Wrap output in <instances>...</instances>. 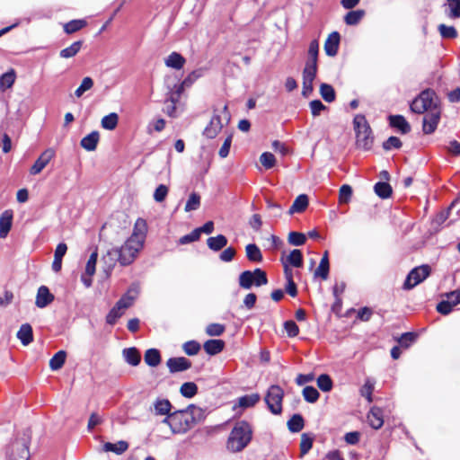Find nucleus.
Segmentation results:
<instances>
[{
    "mask_svg": "<svg viewBox=\"0 0 460 460\" xmlns=\"http://www.w3.org/2000/svg\"><path fill=\"white\" fill-rule=\"evenodd\" d=\"M447 16L452 19L460 18V0H447Z\"/></svg>",
    "mask_w": 460,
    "mask_h": 460,
    "instance_id": "603ef678",
    "label": "nucleus"
},
{
    "mask_svg": "<svg viewBox=\"0 0 460 460\" xmlns=\"http://www.w3.org/2000/svg\"><path fill=\"white\" fill-rule=\"evenodd\" d=\"M246 256L249 261L260 262L262 261V255L259 247L254 243H250L245 247Z\"/></svg>",
    "mask_w": 460,
    "mask_h": 460,
    "instance_id": "c9c22d12",
    "label": "nucleus"
},
{
    "mask_svg": "<svg viewBox=\"0 0 460 460\" xmlns=\"http://www.w3.org/2000/svg\"><path fill=\"white\" fill-rule=\"evenodd\" d=\"M308 206V198L305 194L299 195L289 208L290 215L303 212Z\"/></svg>",
    "mask_w": 460,
    "mask_h": 460,
    "instance_id": "cd10ccee",
    "label": "nucleus"
},
{
    "mask_svg": "<svg viewBox=\"0 0 460 460\" xmlns=\"http://www.w3.org/2000/svg\"><path fill=\"white\" fill-rule=\"evenodd\" d=\"M303 396L308 402H315L319 398V392L313 386H305L303 389Z\"/></svg>",
    "mask_w": 460,
    "mask_h": 460,
    "instance_id": "6e6d98bb",
    "label": "nucleus"
},
{
    "mask_svg": "<svg viewBox=\"0 0 460 460\" xmlns=\"http://www.w3.org/2000/svg\"><path fill=\"white\" fill-rule=\"evenodd\" d=\"M438 31L443 38L455 39L457 37V31L455 27L447 26L446 24H440L438 26Z\"/></svg>",
    "mask_w": 460,
    "mask_h": 460,
    "instance_id": "052dcab7",
    "label": "nucleus"
},
{
    "mask_svg": "<svg viewBox=\"0 0 460 460\" xmlns=\"http://www.w3.org/2000/svg\"><path fill=\"white\" fill-rule=\"evenodd\" d=\"M145 362L150 367H157L161 363V355L158 349H149L144 356Z\"/></svg>",
    "mask_w": 460,
    "mask_h": 460,
    "instance_id": "7c9ffc66",
    "label": "nucleus"
},
{
    "mask_svg": "<svg viewBox=\"0 0 460 460\" xmlns=\"http://www.w3.org/2000/svg\"><path fill=\"white\" fill-rule=\"evenodd\" d=\"M125 313V309H122L120 305L116 303L115 305L111 309L109 314L106 316V322L113 325L116 323L117 320L120 318Z\"/></svg>",
    "mask_w": 460,
    "mask_h": 460,
    "instance_id": "a19ab883",
    "label": "nucleus"
},
{
    "mask_svg": "<svg viewBox=\"0 0 460 460\" xmlns=\"http://www.w3.org/2000/svg\"><path fill=\"white\" fill-rule=\"evenodd\" d=\"M180 96L176 93V90L172 93V95L168 101L165 102L164 112L170 117H177V107L176 102Z\"/></svg>",
    "mask_w": 460,
    "mask_h": 460,
    "instance_id": "2f4dec72",
    "label": "nucleus"
},
{
    "mask_svg": "<svg viewBox=\"0 0 460 460\" xmlns=\"http://www.w3.org/2000/svg\"><path fill=\"white\" fill-rule=\"evenodd\" d=\"M54 300V296L49 292V288L45 286L40 287L36 296V305L39 308H44Z\"/></svg>",
    "mask_w": 460,
    "mask_h": 460,
    "instance_id": "6ab92c4d",
    "label": "nucleus"
},
{
    "mask_svg": "<svg viewBox=\"0 0 460 460\" xmlns=\"http://www.w3.org/2000/svg\"><path fill=\"white\" fill-rule=\"evenodd\" d=\"M364 15L365 11L363 10L350 11L344 16V22L347 25H357L362 20Z\"/></svg>",
    "mask_w": 460,
    "mask_h": 460,
    "instance_id": "4c0bfd02",
    "label": "nucleus"
},
{
    "mask_svg": "<svg viewBox=\"0 0 460 460\" xmlns=\"http://www.w3.org/2000/svg\"><path fill=\"white\" fill-rule=\"evenodd\" d=\"M119 122V116L115 112H111L102 119L101 125L104 129L113 130Z\"/></svg>",
    "mask_w": 460,
    "mask_h": 460,
    "instance_id": "58836bf2",
    "label": "nucleus"
},
{
    "mask_svg": "<svg viewBox=\"0 0 460 460\" xmlns=\"http://www.w3.org/2000/svg\"><path fill=\"white\" fill-rule=\"evenodd\" d=\"M100 139L98 131H93L81 140V146L87 151H94Z\"/></svg>",
    "mask_w": 460,
    "mask_h": 460,
    "instance_id": "5701e85b",
    "label": "nucleus"
},
{
    "mask_svg": "<svg viewBox=\"0 0 460 460\" xmlns=\"http://www.w3.org/2000/svg\"><path fill=\"white\" fill-rule=\"evenodd\" d=\"M319 43L318 40H314L310 42L308 49V58L305 63L316 64L318 60Z\"/></svg>",
    "mask_w": 460,
    "mask_h": 460,
    "instance_id": "8fccbe9b",
    "label": "nucleus"
},
{
    "mask_svg": "<svg viewBox=\"0 0 460 460\" xmlns=\"http://www.w3.org/2000/svg\"><path fill=\"white\" fill-rule=\"evenodd\" d=\"M202 75V69L194 70L182 81L181 84L175 85L176 93L178 94V96L181 95L185 87L190 86Z\"/></svg>",
    "mask_w": 460,
    "mask_h": 460,
    "instance_id": "393cba45",
    "label": "nucleus"
},
{
    "mask_svg": "<svg viewBox=\"0 0 460 460\" xmlns=\"http://www.w3.org/2000/svg\"><path fill=\"white\" fill-rule=\"evenodd\" d=\"M317 385L323 392H329L332 388V381L328 375L323 374L317 378Z\"/></svg>",
    "mask_w": 460,
    "mask_h": 460,
    "instance_id": "4d7b16f0",
    "label": "nucleus"
},
{
    "mask_svg": "<svg viewBox=\"0 0 460 460\" xmlns=\"http://www.w3.org/2000/svg\"><path fill=\"white\" fill-rule=\"evenodd\" d=\"M374 189L376 194L382 199H387L392 194V188L386 182H377L376 183Z\"/></svg>",
    "mask_w": 460,
    "mask_h": 460,
    "instance_id": "09e8293b",
    "label": "nucleus"
},
{
    "mask_svg": "<svg viewBox=\"0 0 460 460\" xmlns=\"http://www.w3.org/2000/svg\"><path fill=\"white\" fill-rule=\"evenodd\" d=\"M222 128L223 122L221 117L219 115H214L209 124L204 129L203 134L208 138H214L218 135Z\"/></svg>",
    "mask_w": 460,
    "mask_h": 460,
    "instance_id": "f3484780",
    "label": "nucleus"
},
{
    "mask_svg": "<svg viewBox=\"0 0 460 460\" xmlns=\"http://www.w3.org/2000/svg\"><path fill=\"white\" fill-rule=\"evenodd\" d=\"M320 93L323 99L327 102H332L335 100V92L331 84H322L320 85Z\"/></svg>",
    "mask_w": 460,
    "mask_h": 460,
    "instance_id": "de8ad7c7",
    "label": "nucleus"
},
{
    "mask_svg": "<svg viewBox=\"0 0 460 460\" xmlns=\"http://www.w3.org/2000/svg\"><path fill=\"white\" fill-rule=\"evenodd\" d=\"M128 444L124 440H120L117 443L107 442L103 445L104 451L113 452L118 455L124 453L128 449Z\"/></svg>",
    "mask_w": 460,
    "mask_h": 460,
    "instance_id": "473e14b6",
    "label": "nucleus"
},
{
    "mask_svg": "<svg viewBox=\"0 0 460 460\" xmlns=\"http://www.w3.org/2000/svg\"><path fill=\"white\" fill-rule=\"evenodd\" d=\"M283 390L279 385H271L265 396L269 410L273 414H279L282 411Z\"/></svg>",
    "mask_w": 460,
    "mask_h": 460,
    "instance_id": "0eeeda50",
    "label": "nucleus"
},
{
    "mask_svg": "<svg viewBox=\"0 0 460 460\" xmlns=\"http://www.w3.org/2000/svg\"><path fill=\"white\" fill-rule=\"evenodd\" d=\"M439 108L440 106L436 93L429 90L421 92L411 104V111L419 114L428 113Z\"/></svg>",
    "mask_w": 460,
    "mask_h": 460,
    "instance_id": "20e7f679",
    "label": "nucleus"
},
{
    "mask_svg": "<svg viewBox=\"0 0 460 460\" xmlns=\"http://www.w3.org/2000/svg\"><path fill=\"white\" fill-rule=\"evenodd\" d=\"M207 244L209 249L217 252L227 244V239L223 234H218L214 237H209L207 240Z\"/></svg>",
    "mask_w": 460,
    "mask_h": 460,
    "instance_id": "c756f323",
    "label": "nucleus"
},
{
    "mask_svg": "<svg viewBox=\"0 0 460 460\" xmlns=\"http://www.w3.org/2000/svg\"><path fill=\"white\" fill-rule=\"evenodd\" d=\"M98 258V252L97 250L92 252L90 255L86 266H85V271L81 276V280L84 283V285L86 288H90L93 284V276L95 273L96 270V262Z\"/></svg>",
    "mask_w": 460,
    "mask_h": 460,
    "instance_id": "f8f14e48",
    "label": "nucleus"
},
{
    "mask_svg": "<svg viewBox=\"0 0 460 460\" xmlns=\"http://www.w3.org/2000/svg\"><path fill=\"white\" fill-rule=\"evenodd\" d=\"M13 221V213L5 210L0 217V238H4L8 234Z\"/></svg>",
    "mask_w": 460,
    "mask_h": 460,
    "instance_id": "4be33fe9",
    "label": "nucleus"
},
{
    "mask_svg": "<svg viewBox=\"0 0 460 460\" xmlns=\"http://www.w3.org/2000/svg\"><path fill=\"white\" fill-rule=\"evenodd\" d=\"M186 63V59L178 52H172L165 59L166 66L180 70Z\"/></svg>",
    "mask_w": 460,
    "mask_h": 460,
    "instance_id": "412c9836",
    "label": "nucleus"
},
{
    "mask_svg": "<svg viewBox=\"0 0 460 460\" xmlns=\"http://www.w3.org/2000/svg\"><path fill=\"white\" fill-rule=\"evenodd\" d=\"M252 436V430L250 424L246 421L235 423L227 439V448L231 452H240L250 443Z\"/></svg>",
    "mask_w": 460,
    "mask_h": 460,
    "instance_id": "7ed1b4c3",
    "label": "nucleus"
},
{
    "mask_svg": "<svg viewBox=\"0 0 460 460\" xmlns=\"http://www.w3.org/2000/svg\"><path fill=\"white\" fill-rule=\"evenodd\" d=\"M86 25L84 20H72L64 25V31L67 34L78 31Z\"/></svg>",
    "mask_w": 460,
    "mask_h": 460,
    "instance_id": "49530a36",
    "label": "nucleus"
},
{
    "mask_svg": "<svg viewBox=\"0 0 460 460\" xmlns=\"http://www.w3.org/2000/svg\"><path fill=\"white\" fill-rule=\"evenodd\" d=\"M9 458L10 460H29V449L26 443H13Z\"/></svg>",
    "mask_w": 460,
    "mask_h": 460,
    "instance_id": "a211bd4d",
    "label": "nucleus"
},
{
    "mask_svg": "<svg viewBox=\"0 0 460 460\" xmlns=\"http://www.w3.org/2000/svg\"><path fill=\"white\" fill-rule=\"evenodd\" d=\"M66 353L64 350L58 351L49 360V367L53 371L60 369L65 364Z\"/></svg>",
    "mask_w": 460,
    "mask_h": 460,
    "instance_id": "f704fd0d",
    "label": "nucleus"
},
{
    "mask_svg": "<svg viewBox=\"0 0 460 460\" xmlns=\"http://www.w3.org/2000/svg\"><path fill=\"white\" fill-rule=\"evenodd\" d=\"M82 41H75L69 47L60 51V57L63 58H70L75 57L81 49Z\"/></svg>",
    "mask_w": 460,
    "mask_h": 460,
    "instance_id": "c03bdc74",
    "label": "nucleus"
},
{
    "mask_svg": "<svg viewBox=\"0 0 460 460\" xmlns=\"http://www.w3.org/2000/svg\"><path fill=\"white\" fill-rule=\"evenodd\" d=\"M93 86V81L91 77L86 76L83 79L79 87L75 91V95L80 98L86 91Z\"/></svg>",
    "mask_w": 460,
    "mask_h": 460,
    "instance_id": "5fc2aeb1",
    "label": "nucleus"
},
{
    "mask_svg": "<svg viewBox=\"0 0 460 460\" xmlns=\"http://www.w3.org/2000/svg\"><path fill=\"white\" fill-rule=\"evenodd\" d=\"M317 73V65L305 63V66L303 70V90L302 94L305 97H307L313 92V82L316 76Z\"/></svg>",
    "mask_w": 460,
    "mask_h": 460,
    "instance_id": "1a4fd4ad",
    "label": "nucleus"
},
{
    "mask_svg": "<svg viewBox=\"0 0 460 460\" xmlns=\"http://www.w3.org/2000/svg\"><path fill=\"white\" fill-rule=\"evenodd\" d=\"M352 196V189L349 185H342L340 189L339 200L341 203H348Z\"/></svg>",
    "mask_w": 460,
    "mask_h": 460,
    "instance_id": "338daca9",
    "label": "nucleus"
},
{
    "mask_svg": "<svg viewBox=\"0 0 460 460\" xmlns=\"http://www.w3.org/2000/svg\"><path fill=\"white\" fill-rule=\"evenodd\" d=\"M304 425V419L300 414H294L288 421V429L294 433L301 431Z\"/></svg>",
    "mask_w": 460,
    "mask_h": 460,
    "instance_id": "37998d69",
    "label": "nucleus"
},
{
    "mask_svg": "<svg viewBox=\"0 0 460 460\" xmlns=\"http://www.w3.org/2000/svg\"><path fill=\"white\" fill-rule=\"evenodd\" d=\"M288 239L290 244L296 246L303 245L306 241L305 235L298 232H290Z\"/></svg>",
    "mask_w": 460,
    "mask_h": 460,
    "instance_id": "e2e57ef3",
    "label": "nucleus"
},
{
    "mask_svg": "<svg viewBox=\"0 0 460 460\" xmlns=\"http://www.w3.org/2000/svg\"><path fill=\"white\" fill-rule=\"evenodd\" d=\"M441 109H437L425 114L422 122V130L425 134L433 133L440 120Z\"/></svg>",
    "mask_w": 460,
    "mask_h": 460,
    "instance_id": "9b49d317",
    "label": "nucleus"
},
{
    "mask_svg": "<svg viewBox=\"0 0 460 460\" xmlns=\"http://www.w3.org/2000/svg\"><path fill=\"white\" fill-rule=\"evenodd\" d=\"M268 283L265 271L255 269L253 271L245 270L239 276V285L244 289H250L253 285L261 287Z\"/></svg>",
    "mask_w": 460,
    "mask_h": 460,
    "instance_id": "423d86ee",
    "label": "nucleus"
},
{
    "mask_svg": "<svg viewBox=\"0 0 460 460\" xmlns=\"http://www.w3.org/2000/svg\"><path fill=\"white\" fill-rule=\"evenodd\" d=\"M314 275L316 277H321L323 279H327L329 275V260L321 259V261L314 272Z\"/></svg>",
    "mask_w": 460,
    "mask_h": 460,
    "instance_id": "bf43d9fd",
    "label": "nucleus"
},
{
    "mask_svg": "<svg viewBox=\"0 0 460 460\" xmlns=\"http://www.w3.org/2000/svg\"><path fill=\"white\" fill-rule=\"evenodd\" d=\"M172 404L167 399H157L154 402L155 412L157 415H169Z\"/></svg>",
    "mask_w": 460,
    "mask_h": 460,
    "instance_id": "72a5a7b5",
    "label": "nucleus"
},
{
    "mask_svg": "<svg viewBox=\"0 0 460 460\" xmlns=\"http://www.w3.org/2000/svg\"><path fill=\"white\" fill-rule=\"evenodd\" d=\"M166 365L171 373L181 372L191 367V362L184 357L170 358Z\"/></svg>",
    "mask_w": 460,
    "mask_h": 460,
    "instance_id": "2eb2a0df",
    "label": "nucleus"
},
{
    "mask_svg": "<svg viewBox=\"0 0 460 460\" xmlns=\"http://www.w3.org/2000/svg\"><path fill=\"white\" fill-rule=\"evenodd\" d=\"M199 206H200V196L196 192H192L190 195V197L186 202L184 210L186 212L197 210L199 208Z\"/></svg>",
    "mask_w": 460,
    "mask_h": 460,
    "instance_id": "3c124183",
    "label": "nucleus"
},
{
    "mask_svg": "<svg viewBox=\"0 0 460 460\" xmlns=\"http://www.w3.org/2000/svg\"><path fill=\"white\" fill-rule=\"evenodd\" d=\"M285 276L287 279L286 291L291 296H296L297 294L296 285L293 280L292 270L285 264Z\"/></svg>",
    "mask_w": 460,
    "mask_h": 460,
    "instance_id": "e433bc0d",
    "label": "nucleus"
},
{
    "mask_svg": "<svg viewBox=\"0 0 460 460\" xmlns=\"http://www.w3.org/2000/svg\"><path fill=\"white\" fill-rule=\"evenodd\" d=\"M55 156V150L52 148L46 149L35 161L33 165L30 169V173L32 175L39 174L47 164L52 160Z\"/></svg>",
    "mask_w": 460,
    "mask_h": 460,
    "instance_id": "ddd939ff",
    "label": "nucleus"
},
{
    "mask_svg": "<svg viewBox=\"0 0 460 460\" xmlns=\"http://www.w3.org/2000/svg\"><path fill=\"white\" fill-rule=\"evenodd\" d=\"M169 189L164 184H160L154 192V199L156 202H163L167 197Z\"/></svg>",
    "mask_w": 460,
    "mask_h": 460,
    "instance_id": "69168bd1",
    "label": "nucleus"
},
{
    "mask_svg": "<svg viewBox=\"0 0 460 460\" xmlns=\"http://www.w3.org/2000/svg\"><path fill=\"white\" fill-rule=\"evenodd\" d=\"M181 394L186 398L193 397L198 392V386L193 382H186L181 386Z\"/></svg>",
    "mask_w": 460,
    "mask_h": 460,
    "instance_id": "864d4df0",
    "label": "nucleus"
},
{
    "mask_svg": "<svg viewBox=\"0 0 460 460\" xmlns=\"http://www.w3.org/2000/svg\"><path fill=\"white\" fill-rule=\"evenodd\" d=\"M260 400L257 394H248L238 398L237 405L241 408H249L255 405Z\"/></svg>",
    "mask_w": 460,
    "mask_h": 460,
    "instance_id": "79ce46f5",
    "label": "nucleus"
},
{
    "mask_svg": "<svg viewBox=\"0 0 460 460\" xmlns=\"http://www.w3.org/2000/svg\"><path fill=\"white\" fill-rule=\"evenodd\" d=\"M206 417L205 410L190 404L184 410L176 411L164 419L163 423L167 424L173 434H184Z\"/></svg>",
    "mask_w": 460,
    "mask_h": 460,
    "instance_id": "f03ea898",
    "label": "nucleus"
},
{
    "mask_svg": "<svg viewBox=\"0 0 460 460\" xmlns=\"http://www.w3.org/2000/svg\"><path fill=\"white\" fill-rule=\"evenodd\" d=\"M225 346V342L221 340H208L204 343V349L209 355H217L220 353Z\"/></svg>",
    "mask_w": 460,
    "mask_h": 460,
    "instance_id": "bb28decb",
    "label": "nucleus"
},
{
    "mask_svg": "<svg viewBox=\"0 0 460 460\" xmlns=\"http://www.w3.org/2000/svg\"><path fill=\"white\" fill-rule=\"evenodd\" d=\"M140 291V287L138 284H132L128 289L127 293L121 296V298L117 302L122 309H127L130 307L136 298L137 297Z\"/></svg>",
    "mask_w": 460,
    "mask_h": 460,
    "instance_id": "4468645a",
    "label": "nucleus"
},
{
    "mask_svg": "<svg viewBox=\"0 0 460 460\" xmlns=\"http://www.w3.org/2000/svg\"><path fill=\"white\" fill-rule=\"evenodd\" d=\"M147 232V225L145 219L137 218L134 225L133 233L130 237L119 249H112L107 252L103 256L106 262L111 258V262L105 269L106 277H110L116 261L123 266L131 264L137 257L138 252L142 250Z\"/></svg>",
    "mask_w": 460,
    "mask_h": 460,
    "instance_id": "f257e3e1",
    "label": "nucleus"
},
{
    "mask_svg": "<svg viewBox=\"0 0 460 460\" xmlns=\"http://www.w3.org/2000/svg\"><path fill=\"white\" fill-rule=\"evenodd\" d=\"M17 338L24 346L29 345L33 340L31 326L28 323L22 324L17 332Z\"/></svg>",
    "mask_w": 460,
    "mask_h": 460,
    "instance_id": "a878e982",
    "label": "nucleus"
},
{
    "mask_svg": "<svg viewBox=\"0 0 460 460\" xmlns=\"http://www.w3.org/2000/svg\"><path fill=\"white\" fill-rule=\"evenodd\" d=\"M313 437L310 435L304 433L301 436V442H300V451L301 455L304 456L312 448L313 446Z\"/></svg>",
    "mask_w": 460,
    "mask_h": 460,
    "instance_id": "13d9d810",
    "label": "nucleus"
},
{
    "mask_svg": "<svg viewBox=\"0 0 460 460\" xmlns=\"http://www.w3.org/2000/svg\"><path fill=\"white\" fill-rule=\"evenodd\" d=\"M367 420L373 429H380L384 424L383 411L377 407L372 408L367 414Z\"/></svg>",
    "mask_w": 460,
    "mask_h": 460,
    "instance_id": "aec40b11",
    "label": "nucleus"
},
{
    "mask_svg": "<svg viewBox=\"0 0 460 460\" xmlns=\"http://www.w3.org/2000/svg\"><path fill=\"white\" fill-rule=\"evenodd\" d=\"M225 331V326L220 323H210L206 328V332L209 336H220Z\"/></svg>",
    "mask_w": 460,
    "mask_h": 460,
    "instance_id": "774afa93",
    "label": "nucleus"
},
{
    "mask_svg": "<svg viewBox=\"0 0 460 460\" xmlns=\"http://www.w3.org/2000/svg\"><path fill=\"white\" fill-rule=\"evenodd\" d=\"M182 349L187 355L194 356L199 353L200 345L195 341H190L183 344Z\"/></svg>",
    "mask_w": 460,
    "mask_h": 460,
    "instance_id": "0e129e2a",
    "label": "nucleus"
},
{
    "mask_svg": "<svg viewBox=\"0 0 460 460\" xmlns=\"http://www.w3.org/2000/svg\"><path fill=\"white\" fill-rule=\"evenodd\" d=\"M390 125L398 130H400L402 134H406L410 132L411 126L407 122L402 115H391L389 117Z\"/></svg>",
    "mask_w": 460,
    "mask_h": 460,
    "instance_id": "b1692460",
    "label": "nucleus"
},
{
    "mask_svg": "<svg viewBox=\"0 0 460 460\" xmlns=\"http://www.w3.org/2000/svg\"><path fill=\"white\" fill-rule=\"evenodd\" d=\"M123 356L126 361L132 366H137L140 362V354L135 348L125 349Z\"/></svg>",
    "mask_w": 460,
    "mask_h": 460,
    "instance_id": "ea45409f",
    "label": "nucleus"
},
{
    "mask_svg": "<svg viewBox=\"0 0 460 460\" xmlns=\"http://www.w3.org/2000/svg\"><path fill=\"white\" fill-rule=\"evenodd\" d=\"M341 35L338 31L332 32L324 42V51L327 56L334 57L338 53Z\"/></svg>",
    "mask_w": 460,
    "mask_h": 460,
    "instance_id": "dca6fc26",
    "label": "nucleus"
},
{
    "mask_svg": "<svg viewBox=\"0 0 460 460\" xmlns=\"http://www.w3.org/2000/svg\"><path fill=\"white\" fill-rule=\"evenodd\" d=\"M446 300L441 301L437 305V310L441 314H448L454 306L460 303V288L446 294Z\"/></svg>",
    "mask_w": 460,
    "mask_h": 460,
    "instance_id": "9d476101",
    "label": "nucleus"
},
{
    "mask_svg": "<svg viewBox=\"0 0 460 460\" xmlns=\"http://www.w3.org/2000/svg\"><path fill=\"white\" fill-rule=\"evenodd\" d=\"M430 274V268L428 265H422L420 267H416L410 271L408 274L404 283V289H411L420 283H421L424 279H426Z\"/></svg>",
    "mask_w": 460,
    "mask_h": 460,
    "instance_id": "6e6552de",
    "label": "nucleus"
},
{
    "mask_svg": "<svg viewBox=\"0 0 460 460\" xmlns=\"http://www.w3.org/2000/svg\"><path fill=\"white\" fill-rule=\"evenodd\" d=\"M260 162L266 169H270L276 164V158L273 154L264 152L260 156Z\"/></svg>",
    "mask_w": 460,
    "mask_h": 460,
    "instance_id": "680f3d73",
    "label": "nucleus"
},
{
    "mask_svg": "<svg viewBox=\"0 0 460 460\" xmlns=\"http://www.w3.org/2000/svg\"><path fill=\"white\" fill-rule=\"evenodd\" d=\"M15 81V73L14 71L12 69L6 73H4V75H1L0 77V89L2 91H4L10 87H12V85L13 84Z\"/></svg>",
    "mask_w": 460,
    "mask_h": 460,
    "instance_id": "a18cd8bd",
    "label": "nucleus"
},
{
    "mask_svg": "<svg viewBox=\"0 0 460 460\" xmlns=\"http://www.w3.org/2000/svg\"><path fill=\"white\" fill-rule=\"evenodd\" d=\"M353 124L356 132L357 145L363 149H369L373 143V137L371 135V128L365 116L361 114L356 115Z\"/></svg>",
    "mask_w": 460,
    "mask_h": 460,
    "instance_id": "39448f33",
    "label": "nucleus"
},
{
    "mask_svg": "<svg viewBox=\"0 0 460 460\" xmlns=\"http://www.w3.org/2000/svg\"><path fill=\"white\" fill-rule=\"evenodd\" d=\"M292 265L296 268H300L303 265V255L300 250L295 249L293 250L289 255L286 258V261L283 262V265Z\"/></svg>",
    "mask_w": 460,
    "mask_h": 460,
    "instance_id": "c85d7f7f",
    "label": "nucleus"
}]
</instances>
